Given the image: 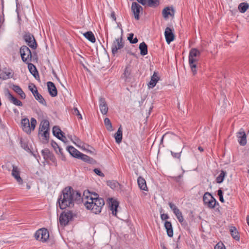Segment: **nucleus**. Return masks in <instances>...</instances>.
<instances>
[{"label":"nucleus","instance_id":"f257e3e1","mask_svg":"<svg viewBox=\"0 0 249 249\" xmlns=\"http://www.w3.org/2000/svg\"><path fill=\"white\" fill-rule=\"evenodd\" d=\"M82 199L86 208L95 214L100 213L105 205L104 200L102 198L99 197L96 193H91L89 190L83 192Z\"/></svg>","mask_w":249,"mask_h":249},{"label":"nucleus","instance_id":"f03ea898","mask_svg":"<svg viewBox=\"0 0 249 249\" xmlns=\"http://www.w3.org/2000/svg\"><path fill=\"white\" fill-rule=\"evenodd\" d=\"M81 194L74 190L72 188H65L58 199V203L61 209L67 207H71L74 205V201L80 200Z\"/></svg>","mask_w":249,"mask_h":249},{"label":"nucleus","instance_id":"7ed1b4c3","mask_svg":"<svg viewBox=\"0 0 249 249\" xmlns=\"http://www.w3.org/2000/svg\"><path fill=\"white\" fill-rule=\"evenodd\" d=\"M200 55V52L196 48L192 49L189 54V64L194 75L197 73L196 64Z\"/></svg>","mask_w":249,"mask_h":249},{"label":"nucleus","instance_id":"20e7f679","mask_svg":"<svg viewBox=\"0 0 249 249\" xmlns=\"http://www.w3.org/2000/svg\"><path fill=\"white\" fill-rule=\"evenodd\" d=\"M36 124V120L32 118L30 121L27 118H24L21 120V126L24 131L27 133H31L35 128Z\"/></svg>","mask_w":249,"mask_h":249},{"label":"nucleus","instance_id":"39448f33","mask_svg":"<svg viewBox=\"0 0 249 249\" xmlns=\"http://www.w3.org/2000/svg\"><path fill=\"white\" fill-rule=\"evenodd\" d=\"M34 236L37 240L45 242L49 238V233L46 229L41 228L36 232Z\"/></svg>","mask_w":249,"mask_h":249},{"label":"nucleus","instance_id":"423d86ee","mask_svg":"<svg viewBox=\"0 0 249 249\" xmlns=\"http://www.w3.org/2000/svg\"><path fill=\"white\" fill-rule=\"evenodd\" d=\"M20 53L22 61L29 63L31 61L32 53L31 50L26 46H23L20 49Z\"/></svg>","mask_w":249,"mask_h":249},{"label":"nucleus","instance_id":"0eeeda50","mask_svg":"<svg viewBox=\"0 0 249 249\" xmlns=\"http://www.w3.org/2000/svg\"><path fill=\"white\" fill-rule=\"evenodd\" d=\"M49 122L46 120L41 122L39 125V134L45 139L49 136Z\"/></svg>","mask_w":249,"mask_h":249},{"label":"nucleus","instance_id":"6e6552de","mask_svg":"<svg viewBox=\"0 0 249 249\" xmlns=\"http://www.w3.org/2000/svg\"><path fill=\"white\" fill-rule=\"evenodd\" d=\"M73 142L76 146L81 148L84 150L87 151V153H89L91 154H94L95 149L93 147L89 146V145H87L83 143L78 138L75 137L74 140L73 141Z\"/></svg>","mask_w":249,"mask_h":249},{"label":"nucleus","instance_id":"1a4fd4ad","mask_svg":"<svg viewBox=\"0 0 249 249\" xmlns=\"http://www.w3.org/2000/svg\"><path fill=\"white\" fill-rule=\"evenodd\" d=\"M124 45L123 42L122 37H119L116 38L113 42L111 46V51L113 54L117 53L118 51L123 48Z\"/></svg>","mask_w":249,"mask_h":249},{"label":"nucleus","instance_id":"9d476101","mask_svg":"<svg viewBox=\"0 0 249 249\" xmlns=\"http://www.w3.org/2000/svg\"><path fill=\"white\" fill-rule=\"evenodd\" d=\"M203 199L204 204L209 208H213L216 204L215 199L209 193L204 194Z\"/></svg>","mask_w":249,"mask_h":249},{"label":"nucleus","instance_id":"9b49d317","mask_svg":"<svg viewBox=\"0 0 249 249\" xmlns=\"http://www.w3.org/2000/svg\"><path fill=\"white\" fill-rule=\"evenodd\" d=\"M72 214L71 212H63L59 216V222L61 226H65L71 220Z\"/></svg>","mask_w":249,"mask_h":249},{"label":"nucleus","instance_id":"f8f14e48","mask_svg":"<svg viewBox=\"0 0 249 249\" xmlns=\"http://www.w3.org/2000/svg\"><path fill=\"white\" fill-rule=\"evenodd\" d=\"M23 38L30 48L33 49H36V48L37 44L33 35L29 33H26L24 35Z\"/></svg>","mask_w":249,"mask_h":249},{"label":"nucleus","instance_id":"ddd939ff","mask_svg":"<svg viewBox=\"0 0 249 249\" xmlns=\"http://www.w3.org/2000/svg\"><path fill=\"white\" fill-rule=\"evenodd\" d=\"M142 7L136 2H133L131 5V10L136 19H140V14L142 11Z\"/></svg>","mask_w":249,"mask_h":249},{"label":"nucleus","instance_id":"4468645a","mask_svg":"<svg viewBox=\"0 0 249 249\" xmlns=\"http://www.w3.org/2000/svg\"><path fill=\"white\" fill-rule=\"evenodd\" d=\"M37 160L41 164L45 165L46 164H51L53 163L55 164L56 159L55 157H37Z\"/></svg>","mask_w":249,"mask_h":249},{"label":"nucleus","instance_id":"2eb2a0df","mask_svg":"<svg viewBox=\"0 0 249 249\" xmlns=\"http://www.w3.org/2000/svg\"><path fill=\"white\" fill-rule=\"evenodd\" d=\"M5 95L8 100L14 105L18 107H22L23 106L22 103L19 100L14 97L8 89L6 90Z\"/></svg>","mask_w":249,"mask_h":249},{"label":"nucleus","instance_id":"dca6fc26","mask_svg":"<svg viewBox=\"0 0 249 249\" xmlns=\"http://www.w3.org/2000/svg\"><path fill=\"white\" fill-rule=\"evenodd\" d=\"M238 142L241 145L244 146L247 143L246 134L243 129H241L237 133Z\"/></svg>","mask_w":249,"mask_h":249},{"label":"nucleus","instance_id":"f3484780","mask_svg":"<svg viewBox=\"0 0 249 249\" xmlns=\"http://www.w3.org/2000/svg\"><path fill=\"white\" fill-rule=\"evenodd\" d=\"M12 176L16 179L19 184H22L23 183V180L20 177L19 169L17 166L14 165H12Z\"/></svg>","mask_w":249,"mask_h":249},{"label":"nucleus","instance_id":"a211bd4d","mask_svg":"<svg viewBox=\"0 0 249 249\" xmlns=\"http://www.w3.org/2000/svg\"><path fill=\"white\" fill-rule=\"evenodd\" d=\"M13 76L12 70L4 68L0 72V79L5 80L12 78Z\"/></svg>","mask_w":249,"mask_h":249},{"label":"nucleus","instance_id":"6ab92c4d","mask_svg":"<svg viewBox=\"0 0 249 249\" xmlns=\"http://www.w3.org/2000/svg\"><path fill=\"white\" fill-rule=\"evenodd\" d=\"M108 201L109 209L111 211L112 214L113 215L116 216L117 208L119 206L118 202L113 198H109Z\"/></svg>","mask_w":249,"mask_h":249},{"label":"nucleus","instance_id":"aec40b11","mask_svg":"<svg viewBox=\"0 0 249 249\" xmlns=\"http://www.w3.org/2000/svg\"><path fill=\"white\" fill-rule=\"evenodd\" d=\"M53 133L55 136H56L61 141L65 142V141L66 140V138L64 135L63 132L58 126H54L53 127Z\"/></svg>","mask_w":249,"mask_h":249},{"label":"nucleus","instance_id":"412c9836","mask_svg":"<svg viewBox=\"0 0 249 249\" xmlns=\"http://www.w3.org/2000/svg\"><path fill=\"white\" fill-rule=\"evenodd\" d=\"M164 35L166 41L168 44L173 41L175 39V36L173 30L169 27H167L165 29Z\"/></svg>","mask_w":249,"mask_h":249},{"label":"nucleus","instance_id":"4be33fe9","mask_svg":"<svg viewBox=\"0 0 249 249\" xmlns=\"http://www.w3.org/2000/svg\"><path fill=\"white\" fill-rule=\"evenodd\" d=\"M47 85L48 91L50 95L52 97H55L57 95V90L54 83L52 82H48Z\"/></svg>","mask_w":249,"mask_h":249},{"label":"nucleus","instance_id":"5701e85b","mask_svg":"<svg viewBox=\"0 0 249 249\" xmlns=\"http://www.w3.org/2000/svg\"><path fill=\"white\" fill-rule=\"evenodd\" d=\"M160 79V78L158 76V73L156 71H154L153 75L151 76L150 82L148 84V88L149 89L153 88L156 86Z\"/></svg>","mask_w":249,"mask_h":249},{"label":"nucleus","instance_id":"b1692460","mask_svg":"<svg viewBox=\"0 0 249 249\" xmlns=\"http://www.w3.org/2000/svg\"><path fill=\"white\" fill-rule=\"evenodd\" d=\"M143 5L147 4L150 7H157L159 4L158 0H137Z\"/></svg>","mask_w":249,"mask_h":249},{"label":"nucleus","instance_id":"393cba45","mask_svg":"<svg viewBox=\"0 0 249 249\" xmlns=\"http://www.w3.org/2000/svg\"><path fill=\"white\" fill-rule=\"evenodd\" d=\"M132 68L130 65L126 66L124 72L123 74V77L125 81H128L131 78Z\"/></svg>","mask_w":249,"mask_h":249},{"label":"nucleus","instance_id":"a878e982","mask_svg":"<svg viewBox=\"0 0 249 249\" xmlns=\"http://www.w3.org/2000/svg\"><path fill=\"white\" fill-rule=\"evenodd\" d=\"M99 107L101 113L103 114H106L108 111V107L105 99L104 98H101L99 100Z\"/></svg>","mask_w":249,"mask_h":249},{"label":"nucleus","instance_id":"bb28decb","mask_svg":"<svg viewBox=\"0 0 249 249\" xmlns=\"http://www.w3.org/2000/svg\"><path fill=\"white\" fill-rule=\"evenodd\" d=\"M12 89L17 94H18L21 99L26 98V94L22 89L18 85H13Z\"/></svg>","mask_w":249,"mask_h":249},{"label":"nucleus","instance_id":"cd10ccee","mask_svg":"<svg viewBox=\"0 0 249 249\" xmlns=\"http://www.w3.org/2000/svg\"><path fill=\"white\" fill-rule=\"evenodd\" d=\"M164 227L168 236L172 237L173 236V230L171 223L170 221H166L164 223Z\"/></svg>","mask_w":249,"mask_h":249},{"label":"nucleus","instance_id":"c85d7f7f","mask_svg":"<svg viewBox=\"0 0 249 249\" xmlns=\"http://www.w3.org/2000/svg\"><path fill=\"white\" fill-rule=\"evenodd\" d=\"M138 184L141 190L144 191L147 190V187L145 180L142 177H139L137 179Z\"/></svg>","mask_w":249,"mask_h":249},{"label":"nucleus","instance_id":"c756f323","mask_svg":"<svg viewBox=\"0 0 249 249\" xmlns=\"http://www.w3.org/2000/svg\"><path fill=\"white\" fill-rule=\"evenodd\" d=\"M230 231L233 238L237 241L239 240L240 236L239 235V232L235 227H231L230 229Z\"/></svg>","mask_w":249,"mask_h":249},{"label":"nucleus","instance_id":"7c9ffc66","mask_svg":"<svg viewBox=\"0 0 249 249\" xmlns=\"http://www.w3.org/2000/svg\"><path fill=\"white\" fill-rule=\"evenodd\" d=\"M139 49L140 50V53L142 55L144 56L147 54V46L145 42H142L140 44Z\"/></svg>","mask_w":249,"mask_h":249},{"label":"nucleus","instance_id":"2f4dec72","mask_svg":"<svg viewBox=\"0 0 249 249\" xmlns=\"http://www.w3.org/2000/svg\"><path fill=\"white\" fill-rule=\"evenodd\" d=\"M68 151L71 156H86L85 155L78 151L74 147L72 146H69L68 147Z\"/></svg>","mask_w":249,"mask_h":249},{"label":"nucleus","instance_id":"473e14b6","mask_svg":"<svg viewBox=\"0 0 249 249\" xmlns=\"http://www.w3.org/2000/svg\"><path fill=\"white\" fill-rule=\"evenodd\" d=\"M84 36L92 43H94L96 41L95 36L92 32H86L84 34Z\"/></svg>","mask_w":249,"mask_h":249},{"label":"nucleus","instance_id":"72a5a7b5","mask_svg":"<svg viewBox=\"0 0 249 249\" xmlns=\"http://www.w3.org/2000/svg\"><path fill=\"white\" fill-rule=\"evenodd\" d=\"M79 159H81L83 161L86 162L88 163L94 164L96 163V161L90 157H74Z\"/></svg>","mask_w":249,"mask_h":249},{"label":"nucleus","instance_id":"f704fd0d","mask_svg":"<svg viewBox=\"0 0 249 249\" xmlns=\"http://www.w3.org/2000/svg\"><path fill=\"white\" fill-rule=\"evenodd\" d=\"M35 94L34 95L35 98L36 100L38 101L40 104L42 105H46V101L42 97V96L39 94L38 91H35Z\"/></svg>","mask_w":249,"mask_h":249},{"label":"nucleus","instance_id":"c9c22d12","mask_svg":"<svg viewBox=\"0 0 249 249\" xmlns=\"http://www.w3.org/2000/svg\"><path fill=\"white\" fill-rule=\"evenodd\" d=\"M122 131L121 127H119L117 132L114 135V137L117 143H120L122 140Z\"/></svg>","mask_w":249,"mask_h":249},{"label":"nucleus","instance_id":"e433bc0d","mask_svg":"<svg viewBox=\"0 0 249 249\" xmlns=\"http://www.w3.org/2000/svg\"><path fill=\"white\" fill-rule=\"evenodd\" d=\"M27 64L30 72L36 77V75H38V71L36 70V67L30 62Z\"/></svg>","mask_w":249,"mask_h":249},{"label":"nucleus","instance_id":"4c0bfd02","mask_svg":"<svg viewBox=\"0 0 249 249\" xmlns=\"http://www.w3.org/2000/svg\"><path fill=\"white\" fill-rule=\"evenodd\" d=\"M249 8V4L247 2L241 3L238 6V9L242 13H245Z\"/></svg>","mask_w":249,"mask_h":249},{"label":"nucleus","instance_id":"58836bf2","mask_svg":"<svg viewBox=\"0 0 249 249\" xmlns=\"http://www.w3.org/2000/svg\"><path fill=\"white\" fill-rule=\"evenodd\" d=\"M104 124L107 130L111 131L113 130L111 123L108 118L105 119Z\"/></svg>","mask_w":249,"mask_h":249},{"label":"nucleus","instance_id":"ea45409f","mask_svg":"<svg viewBox=\"0 0 249 249\" xmlns=\"http://www.w3.org/2000/svg\"><path fill=\"white\" fill-rule=\"evenodd\" d=\"M169 206L171 209L173 211L174 213L176 215L177 214H178V213L180 212V211L178 209V208L172 202L169 203Z\"/></svg>","mask_w":249,"mask_h":249},{"label":"nucleus","instance_id":"a19ab883","mask_svg":"<svg viewBox=\"0 0 249 249\" xmlns=\"http://www.w3.org/2000/svg\"><path fill=\"white\" fill-rule=\"evenodd\" d=\"M107 184L113 189L117 188L119 185V183L116 181H107Z\"/></svg>","mask_w":249,"mask_h":249},{"label":"nucleus","instance_id":"79ce46f5","mask_svg":"<svg viewBox=\"0 0 249 249\" xmlns=\"http://www.w3.org/2000/svg\"><path fill=\"white\" fill-rule=\"evenodd\" d=\"M162 15L164 18H168L171 15L170 9L169 7L165 8L162 11Z\"/></svg>","mask_w":249,"mask_h":249},{"label":"nucleus","instance_id":"37998d69","mask_svg":"<svg viewBox=\"0 0 249 249\" xmlns=\"http://www.w3.org/2000/svg\"><path fill=\"white\" fill-rule=\"evenodd\" d=\"M133 36H134L133 34H132V33L130 34L128 37V40L131 43H133V44L136 43L138 42V40L136 37H135L134 38H133Z\"/></svg>","mask_w":249,"mask_h":249},{"label":"nucleus","instance_id":"c03bdc74","mask_svg":"<svg viewBox=\"0 0 249 249\" xmlns=\"http://www.w3.org/2000/svg\"><path fill=\"white\" fill-rule=\"evenodd\" d=\"M226 175L227 173L226 171L223 170L220 171V174L219 175V183H221L224 180V178Z\"/></svg>","mask_w":249,"mask_h":249},{"label":"nucleus","instance_id":"a18cd8bd","mask_svg":"<svg viewBox=\"0 0 249 249\" xmlns=\"http://www.w3.org/2000/svg\"><path fill=\"white\" fill-rule=\"evenodd\" d=\"M73 114L77 116L79 119H82V116L77 108H74Z\"/></svg>","mask_w":249,"mask_h":249},{"label":"nucleus","instance_id":"49530a36","mask_svg":"<svg viewBox=\"0 0 249 249\" xmlns=\"http://www.w3.org/2000/svg\"><path fill=\"white\" fill-rule=\"evenodd\" d=\"M29 89L33 95L35 94V91H37L36 87L34 85L32 86H29Z\"/></svg>","mask_w":249,"mask_h":249},{"label":"nucleus","instance_id":"de8ad7c7","mask_svg":"<svg viewBox=\"0 0 249 249\" xmlns=\"http://www.w3.org/2000/svg\"><path fill=\"white\" fill-rule=\"evenodd\" d=\"M219 200L221 202L223 203L225 202L224 198H223L222 191L220 189H219Z\"/></svg>","mask_w":249,"mask_h":249},{"label":"nucleus","instance_id":"09e8293b","mask_svg":"<svg viewBox=\"0 0 249 249\" xmlns=\"http://www.w3.org/2000/svg\"><path fill=\"white\" fill-rule=\"evenodd\" d=\"M94 172L95 174L98 175V176L100 177H104V174L100 171V169L95 168L94 169Z\"/></svg>","mask_w":249,"mask_h":249},{"label":"nucleus","instance_id":"8fccbe9b","mask_svg":"<svg viewBox=\"0 0 249 249\" xmlns=\"http://www.w3.org/2000/svg\"><path fill=\"white\" fill-rule=\"evenodd\" d=\"M4 22V14H2V15H0V29L1 28V26H2Z\"/></svg>","mask_w":249,"mask_h":249},{"label":"nucleus","instance_id":"3c124183","mask_svg":"<svg viewBox=\"0 0 249 249\" xmlns=\"http://www.w3.org/2000/svg\"><path fill=\"white\" fill-rule=\"evenodd\" d=\"M161 219L162 220H164L169 218V216L167 214L162 213L160 214Z\"/></svg>","mask_w":249,"mask_h":249},{"label":"nucleus","instance_id":"603ef678","mask_svg":"<svg viewBox=\"0 0 249 249\" xmlns=\"http://www.w3.org/2000/svg\"><path fill=\"white\" fill-rule=\"evenodd\" d=\"M219 249H226L225 245L223 244V243H220L219 242Z\"/></svg>","mask_w":249,"mask_h":249},{"label":"nucleus","instance_id":"864d4df0","mask_svg":"<svg viewBox=\"0 0 249 249\" xmlns=\"http://www.w3.org/2000/svg\"><path fill=\"white\" fill-rule=\"evenodd\" d=\"M177 219H178V220L179 221V222L180 223H181L182 222H183V221H184V218H183V217L182 214L181 216H178V217H177Z\"/></svg>","mask_w":249,"mask_h":249},{"label":"nucleus","instance_id":"5fc2aeb1","mask_svg":"<svg viewBox=\"0 0 249 249\" xmlns=\"http://www.w3.org/2000/svg\"><path fill=\"white\" fill-rule=\"evenodd\" d=\"M22 146L24 148V149L25 150H26V151L30 150V149H29V147L25 143L22 144Z\"/></svg>","mask_w":249,"mask_h":249},{"label":"nucleus","instance_id":"6e6d98bb","mask_svg":"<svg viewBox=\"0 0 249 249\" xmlns=\"http://www.w3.org/2000/svg\"><path fill=\"white\" fill-rule=\"evenodd\" d=\"M111 17L113 19H114V20H116V17L114 13L111 14Z\"/></svg>","mask_w":249,"mask_h":249},{"label":"nucleus","instance_id":"4d7b16f0","mask_svg":"<svg viewBox=\"0 0 249 249\" xmlns=\"http://www.w3.org/2000/svg\"><path fill=\"white\" fill-rule=\"evenodd\" d=\"M182 215V213L181 212H180L178 214H176L175 215L176 216L177 218L178 217V216H180Z\"/></svg>","mask_w":249,"mask_h":249},{"label":"nucleus","instance_id":"13d9d810","mask_svg":"<svg viewBox=\"0 0 249 249\" xmlns=\"http://www.w3.org/2000/svg\"><path fill=\"white\" fill-rule=\"evenodd\" d=\"M198 150H199L200 151H201V152H202V151H203V148H202V147H201V146H199V147H198Z\"/></svg>","mask_w":249,"mask_h":249},{"label":"nucleus","instance_id":"bf43d9fd","mask_svg":"<svg viewBox=\"0 0 249 249\" xmlns=\"http://www.w3.org/2000/svg\"><path fill=\"white\" fill-rule=\"evenodd\" d=\"M161 247H162V249H167L164 244H161Z\"/></svg>","mask_w":249,"mask_h":249},{"label":"nucleus","instance_id":"052dcab7","mask_svg":"<svg viewBox=\"0 0 249 249\" xmlns=\"http://www.w3.org/2000/svg\"><path fill=\"white\" fill-rule=\"evenodd\" d=\"M247 221L248 225L249 226V216H247Z\"/></svg>","mask_w":249,"mask_h":249},{"label":"nucleus","instance_id":"680f3d73","mask_svg":"<svg viewBox=\"0 0 249 249\" xmlns=\"http://www.w3.org/2000/svg\"><path fill=\"white\" fill-rule=\"evenodd\" d=\"M218 247V244H216L215 246H214V249H217V248Z\"/></svg>","mask_w":249,"mask_h":249},{"label":"nucleus","instance_id":"e2e57ef3","mask_svg":"<svg viewBox=\"0 0 249 249\" xmlns=\"http://www.w3.org/2000/svg\"><path fill=\"white\" fill-rule=\"evenodd\" d=\"M62 160H65V157H62Z\"/></svg>","mask_w":249,"mask_h":249},{"label":"nucleus","instance_id":"0e129e2a","mask_svg":"<svg viewBox=\"0 0 249 249\" xmlns=\"http://www.w3.org/2000/svg\"><path fill=\"white\" fill-rule=\"evenodd\" d=\"M215 181L218 182V177L216 178Z\"/></svg>","mask_w":249,"mask_h":249},{"label":"nucleus","instance_id":"69168bd1","mask_svg":"<svg viewBox=\"0 0 249 249\" xmlns=\"http://www.w3.org/2000/svg\"><path fill=\"white\" fill-rule=\"evenodd\" d=\"M45 151H48V150H43V151H42V152L44 153Z\"/></svg>","mask_w":249,"mask_h":249},{"label":"nucleus","instance_id":"338daca9","mask_svg":"<svg viewBox=\"0 0 249 249\" xmlns=\"http://www.w3.org/2000/svg\"><path fill=\"white\" fill-rule=\"evenodd\" d=\"M108 249H111V248L109 246L108 247Z\"/></svg>","mask_w":249,"mask_h":249},{"label":"nucleus","instance_id":"774afa93","mask_svg":"<svg viewBox=\"0 0 249 249\" xmlns=\"http://www.w3.org/2000/svg\"><path fill=\"white\" fill-rule=\"evenodd\" d=\"M27 188H28V189H29V188H30V186H27Z\"/></svg>","mask_w":249,"mask_h":249}]
</instances>
